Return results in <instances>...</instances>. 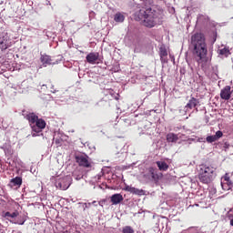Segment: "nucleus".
<instances>
[{
    "label": "nucleus",
    "mask_w": 233,
    "mask_h": 233,
    "mask_svg": "<svg viewBox=\"0 0 233 233\" xmlns=\"http://www.w3.org/2000/svg\"><path fill=\"white\" fill-rule=\"evenodd\" d=\"M191 45L193 46V56L195 57L198 65L201 66L202 70L206 71L209 58L208 57V47L205 35L201 33L192 35Z\"/></svg>",
    "instance_id": "1"
},
{
    "label": "nucleus",
    "mask_w": 233,
    "mask_h": 233,
    "mask_svg": "<svg viewBox=\"0 0 233 233\" xmlns=\"http://www.w3.org/2000/svg\"><path fill=\"white\" fill-rule=\"evenodd\" d=\"M136 17L137 20L142 21L143 26L151 29L157 25L158 14L155 9L148 7L137 12Z\"/></svg>",
    "instance_id": "2"
},
{
    "label": "nucleus",
    "mask_w": 233,
    "mask_h": 233,
    "mask_svg": "<svg viewBox=\"0 0 233 233\" xmlns=\"http://www.w3.org/2000/svg\"><path fill=\"white\" fill-rule=\"evenodd\" d=\"M25 111L23 110V116L26 121L29 122V126L32 131L35 132V134H39L43 131L46 127V121L43 118H39L38 116L35 113H25Z\"/></svg>",
    "instance_id": "3"
},
{
    "label": "nucleus",
    "mask_w": 233,
    "mask_h": 233,
    "mask_svg": "<svg viewBox=\"0 0 233 233\" xmlns=\"http://www.w3.org/2000/svg\"><path fill=\"white\" fill-rule=\"evenodd\" d=\"M216 172V168L212 166L201 165L198 170V179L203 184H209L212 181L213 174Z\"/></svg>",
    "instance_id": "4"
},
{
    "label": "nucleus",
    "mask_w": 233,
    "mask_h": 233,
    "mask_svg": "<svg viewBox=\"0 0 233 233\" xmlns=\"http://www.w3.org/2000/svg\"><path fill=\"white\" fill-rule=\"evenodd\" d=\"M161 177L162 174L157 172V169L154 167L147 168L145 175H143V178H145L147 182H154L156 184L159 182Z\"/></svg>",
    "instance_id": "5"
},
{
    "label": "nucleus",
    "mask_w": 233,
    "mask_h": 233,
    "mask_svg": "<svg viewBox=\"0 0 233 233\" xmlns=\"http://www.w3.org/2000/svg\"><path fill=\"white\" fill-rule=\"evenodd\" d=\"M71 186V177H65L63 178H58L55 182V187H56L59 190L66 191Z\"/></svg>",
    "instance_id": "6"
},
{
    "label": "nucleus",
    "mask_w": 233,
    "mask_h": 233,
    "mask_svg": "<svg viewBox=\"0 0 233 233\" xmlns=\"http://www.w3.org/2000/svg\"><path fill=\"white\" fill-rule=\"evenodd\" d=\"M76 162L78 163V165L82 167H85V168L91 167V163L89 162L87 156H76Z\"/></svg>",
    "instance_id": "7"
},
{
    "label": "nucleus",
    "mask_w": 233,
    "mask_h": 233,
    "mask_svg": "<svg viewBox=\"0 0 233 233\" xmlns=\"http://www.w3.org/2000/svg\"><path fill=\"white\" fill-rule=\"evenodd\" d=\"M230 86H225L222 90H220V99H223L225 101H228L233 94V90H230Z\"/></svg>",
    "instance_id": "8"
},
{
    "label": "nucleus",
    "mask_w": 233,
    "mask_h": 233,
    "mask_svg": "<svg viewBox=\"0 0 233 233\" xmlns=\"http://www.w3.org/2000/svg\"><path fill=\"white\" fill-rule=\"evenodd\" d=\"M224 191H228L233 187V182L230 180L229 176L226 173L223 177V181L220 184Z\"/></svg>",
    "instance_id": "9"
},
{
    "label": "nucleus",
    "mask_w": 233,
    "mask_h": 233,
    "mask_svg": "<svg viewBox=\"0 0 233 233\" xmlns=\"http://www.w3.org/2000/svg\"><path fill=\"white\" fill-rule=\"evenodd\" d=\"M124 190L126 192H129L130 194H133L135 196H145L146 195V192L144 189H139L137 187H133L131 186H126L124 187Z\"/></svg>",
    "instance_id": "10"
},
{
    "label": "nucleus",
    "mask_w": 233,
    "mask_h": 233,
    "mask_svg": "<svg viewBox=\"0 0 233 233\" xmlns=\"http://www.w3.org/2000/svg\"><path fill=\"white\" fill-rule=\"evenodd\" d=\"M86 59L90 65H96V63L99 60V53L87 54Z\"/></svg>",
    "instance_id": "11"
},
{
    "label": "nucleus",
    "mask_w": 233,
    "mask_h": 233,
    "mask_svg": "<svg viewBox=\"0 0 233 233\" xmlns=\"http://www.w3.org/2000/svg\"><path fill=\"white\" fill-rule=\"evenodd\" d=\"M223 137L222 131L218 130L217 133H215L214 136H208L207 137L206 140L208 144H212L218 140H219Z\"/></svg>",
    "instance_id": "12"
},
{
    "label": "nucleus",
    "mask_w": 233,
    "mask_h": 233,
    "mask_svg": "<svg viewBox=\"0 0 233 233\" xmlns=\"http://www.w3.org/2000/svg\"><path fill=\"white\" fill-rule=\"evenodd\" d=\"M159 57L161 59L162 64L167 63V51L166 46L159 47Z\"/></svg>",
    "instance_id": "13"
},
{
    "label": "nucleus",
    "mask_w": 233,
    "mask_h": 233,
    "mask_svg": "<svg viewBox=\"0 0 233 233\" xmlns=\"http://www.w3.org/2000/svg\"><path fill=\"white\" fill-rule=\"evenodd\" d=\"M122 201H124V198L121 194L116 193V194L112 195V197H111L112 205H118Z\"/></svg>",
    "instance_id": "14"
},
{
    "label": "nucleus",
    "mask_w": 233,
    "mask_h": 233,
    "mask_svg": "<svg viewBox=\"0 0 233 233\" xmlns=\"http://www.w3.org/2000/svg\"><path fill=\"white\" fill-rule=\"evenodd\" d=\"M156 164L159 171L167 172L169 168V166L167 164L166 161H157Z\"/></svg>",
    "instance_id": "15"
},
{
    "label": "nucleus",
    "mask_w": 233,
    "mask_h": 233,
    "mask_svg": "<svg viewBox=\"0 0 233 233\" xmlns=\"http://www.w3.org/2000/svg\"><path fill=\"white\" fill-rule=\"evenodd\" d=\"M40 61L45 66H50L52 64L51 57L48 55H42Z\"/></svg>",
    "instance_id": "16"
},
{
    "label": "nucleus",
    "mask_w": 233,
    "mask_h": 233,
    "mask_svg": "<svg viewBox=\"0 0 233 233\" xmlns=\"http://www.w3.org/2000/svg\"><path fill=\"white\" fill-rule=\"evenodd\" d=\"M199 101L196 99L195 97H191V99L187 102L186 105V108L193 109L196 108L197 106H198Z\"/></svg>",
    "instance_id": "17"
},
{
    "label": "nucleus",
    "mask_w": 233,
    "mask_h": 233,
    "mask_svg": "<svg viewBox=\"0 0 233 233\" xmlns=\"http://www.w3.org/2000/svg\"><path fill=\"white\" fill-rule=\"evenodd\" d=\"M167 140L168 143H177L178 140V135L175 133H168L167 135Z\"/></svg>",
    "instance_id": "18"
},
{
    "label": "nucleus",
    "mask_w": 233,
    "mask_h": 233,
    "mask_svg": "<svg viewBox=\"0 0 233 233\" xmlns=\"http://www.w3.org/2000/svg\"><path fill=\"white\" fill-rule=\"evenodd\" d=\"M11 184H13V187H21L23 184V178L21 177L12 178Z\"/></svg>",
    "instance_id": "19"
},
{
    "label": "nucleus",
    "mask_w": 233,
    "mask_h": 233,
    "mask_svg": "<svg viewBox=\"0 0 233 233\" xmlns=\"http://www.w3.org/2000/svg\"><path fill=\"white\" fill-rule=\"evenodd\" d=\"M114 20L116 23H123L125 20V16L121 12H117L116 15L114 16Z\"/></svg>",
    "instance_id": "20"
},
{
    "label": "nucleus",
    "mask_w": 233,
    "mask_h": 233,
    "mask_svg": "<svg viewBox=\"0 0 233 233\" xmlns=\"http://www.w3.org/2000/svg\"><path fill=\"white\" fill-rule=\"evenodd\" d=\"M218 55L224 57H228L230 56V51L228 48L224 47L223 49H218Z\"/></svg>",
    "instance_id": "21"
},
{
    "label": "nucleus",
    "mask_w": 233,
    "mask_h": 233,
    "mask_svg": "<svg viewBox=\"0 0 233 233\" xmlns=\"http://www.w3.org/2000/svg\"><path fill=\"white\" fill-rule=\"evenodd\" d=\"M7 40H5V38H0V49L2 51H5L7 49Z\"/></svg>",
    "instance_id": "22"
},
{
    "label": "nucleus",
    "mask_w": 233,
    "mask_h": 233,
    "mask_svg": "<svg viewBox=\"0 0 233 233\" xmlns=\"http://www.w3.org/2000/svg\"><path fill=\"white\" fill-rule=\"evenodd\" d=\"M19 215L18 211H15L13 213H11L10 211H6L5 212V218H17Z\"/></svg>",
    "instance_id": "23"
},
{
    "label": "nucleus",
    "mask_w": 233,
    "mask_h": 233,
    "mask_svg": "<svg viewBox=\"0 0 233 233\" xmlns=\"http://www.w3.org/2000/svg\"><path fill=\"white\" fill-rule=\"evenodd\" d=\"M122 233H135V229L131 226L123 227Z\"/></svg>",
    "instance_id": "24"
},
{
    "label": "nucleus",
    "mask_w": 233,
    "mask_h": 233,
    "mask_svg": "<svg viewBox=\"0 0 233 233\" xmlns=\"http://www.w3.org/2000/svg\"><path fill=\"white\" fill-rule=\"evenodd\" d=\"M48 86H50L51 93L56 94V90L55 88V86L52 85L51 83L48 84Z\"/></svg>",
    "instance_id": "25"
},
{
    "label": "nucleus",
    "mask_w": 233,
    "mask_h": 233,
    "mask_svg": "<svg viewBox=\"0 0 233 233\" xmlns=\"http://www.w3.org/2000/svg\"><path fill=\"white\" fill-rule=\"evenodd\" d=\"M106 203V199H102V200L98 201V205H100L102 208H104Z\"/></svg>",
    "instance_id": "26"
},
{
    "label": "nucleus",
    "mask_w": 233,
    "mask_h": 233,
    "mask_svg": "<svg viewBox=\"0 0 233 233\" xmlns=\"http://www.w3.org/2000/svg\"><path fill=\"white\" fill-rule=\"evenodd\" d=\"M16 224H19V225H24V224H25V220H23V221H20V222H16Z\"/></svg>",
    "instance_id": "27"
},
{
    "label": "nucleus",
    "mask_w": 233,
    "mask_h": 233,
    "mask_svg": "<svg viewBox=\"0 0 233 233\" xmlns=\"http://www.w3.org/2000/svg\"><path fill=\"white\" fill-rule=\"evenodd\" d=\"M229 224L231 227H233V218L230 219Z\"/></svg>",
    "instance_id": "28"
},
{
    "label": "nucleus",
    "mask_w": 233,
    "mask_h": 233,
    "mask_svg": "<svg viewBox=\"0 0 233 233\" xmlns=\"http://www.w3.org/2000/svg\"><path fill=\"white\" fill-rule=\"evenodd\" d=\"M32 137H37V134H35V133H32Z\"/></svg>",
    "instance_id": "29"
},
{
    "label": "nucleus",
    "mask_w": 233,
    "mask_h": 233,
    "mask_svg": "<svg viewBox=\"0 0 233 233\" xmlns=\"http://www.w3.org/2000/svg\"><path fill=\"white\" fill-rule=\"evenodd\" d=\"M96 203V201H93V202H92V205H95Z\"/></svg>",
    "instance_id": "30"
},
{
    "label": "nucleus",
    "mask_w": 233,
    "mask_h": 233,
    "mask_svg": "<svg viewBox=\"0 0 233 233\" xmlns=\"http://www.w3.org/2000/svg\"><path fill=\"white\" fill-rule=\"evenodd\" d=\"M42 87H46V85H42Z\"/></svg>",
    "instance_id": "31"
}]
</instances>
